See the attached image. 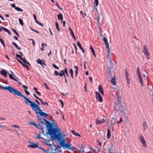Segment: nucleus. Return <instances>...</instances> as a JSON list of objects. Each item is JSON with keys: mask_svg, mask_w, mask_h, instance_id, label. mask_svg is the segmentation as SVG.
I'll list each match as a JSON object with an SVG mask.
<instances>
[{"mask_svg": "<svg viewBox=\"0 0 153 153\" xmlns=\"http://www.w3.org/2000/svg\"><path fill=\"white\" fill-rule=\"evenodd\" d=\"M29 124L31 125H34L35 126L36 125V124L33 121H30L29 123Z\"/></svg>", "mask_w": 153, "mask_h": 153, "instance_id": "nucleus-45", "label": "nucleus"}, {"mask_svg": "<svg viewBox=\"0 0 153 153\" xmlns=\"http://www.w3.org/2000/svg\"><path fill=\"white\" fill-rule=\"evenodd\" d=\"M0 41L1 42V43L3 45V47H4L5 46V45H4V42L3 40V39H2L0 38Z\"/></svg>", "mask_w": 153, "mask_h": 153, "instance_id": "nucleus-43", "label": "nucleus"}, {"mask_svg": "<svg viewBox=\"0 0 153 153\" xmlns=\"http://www.w3.org/2000/svg\"><path fill=\"white\" fill-rule=\"evenodd\" d=\"M43 85H44V86L45 87V88H46V89H47L48 90H50V89H49L48 85H47V84L46 83H45V82L44 83H43Z\"/></svg>", "mask_w": 153, "mask_h": 153, "instance_id": "nucleus-36", "label": "nucleus"}, {"mask_svg": "<svg viewBox=\"0 0 153 153\" xmlns=\"http://www.w3.org/2000/svg\"><path fill=\"white\" fill-rule=\"evenodd\" d=\"M95 95L97 100L100 102H102L103 101V99L100 93L98 91H96L95 92Z\"/></svg>", "mask_w": 153, "mask_h": 153, "instance_id": "nucleus-7", "label": "nucleus"}, {"mask_svg": "<svg viewBox=\"0 0 153 153\" xmlns=\"http://www.w3.org/2000/svg\"><path fill=\"white\" fill-rule=\"evenodd\" d=\"M0 89L2 90H8L10 93H12L14 88L10 86H8L7 87H4L0 85Z\"/></svg>", "mask_w": 153, "mask_h": 153, "instance_id": "nucleus-5", "label": "nucleus"}, {"mask_svg": "<svg viewBox=\"0 0 153 153\" xmlns=\"http://www.w3.org/2000/svg\"><path fill=\"white\" fill-rule=\"evenodd\" d=\"M39 144L38 143H36L35 144L33 142L31 143V144L28 145L27 147L32 148H34L36 147H39Z\"/></svg>", "mask_w": 153, "mask_h": 153, "instance_id": "nucleus-9", "label": "nucleus"}, {"mask_svg": "<svg viewBox=\"0 0 153 153\" xmlns=\"http://www.w3.org/2000/svg\"><path fill=\"white\" fill-rule=\"evenodd\" d=\"M146 57L148 59H149V53L145 54Z\"/></svg>", "mask_w": 153, "mask_h": 153, "instance_id": "nucleus-52", "label": "nucleus"}, {"mask_svg": "<svg viewBox=\"0 0 153 153\" xmlns=\"http://www.w3.org/2000/svg\"><path fill=\"white\" fill-rule=\"evenodd\" d=\"M22 66L25 67L27 69V70H29V67L27 65H25V64H23V65Z\"/></svg>", "mask_w": 153, "mask_h": 153, "instance_id": "nucleus-56", "label": "nucleus"}, {"mask_svg": "<svg viewBox=\"0 0 153 153\" xmlns=\"http://www.w3.org/2000/svg\"><path fill=\"white\" fill-rule=\"evenodd\" d=\"M57 17L59 20H61V22L63 19V17L62 14L61 13H60L57 15Z\"/></svg>", "mask_w": 153, "mask_h": 153, "instance_id": "nucleus-21", "label": "nucleus"}, {"mask_svg": "<svg viewBox=\"0 0 153 153\" xmlns=\"http://www.w3.org/2000/svg\"><path fill=\"white\" fill-rule=\"evenodd\" d=\"M137 76L139 78V81L140 83V84H141V86H143L144 85H143V79L142 78L141 75H138Z\"/></svg>", "mask_w": 153, "mask_h": 153, "instance_id": "nucleus-11", "label": "nucleus"}, {"mask_svg": "<svg viewBox=\"0 0 153 153\" xmlns=\"http://www.w3.org/2000/svg\"><path fill=\"white\" fill-rule=\"evenodd\" d=\"M62 72H61V71L59 72V73L57 71H54V74L55 76H60L62 77Z\"/></svg>", "mask_w": 153, "mask_h": 153, "instance_id": "nucleus-16", "label": "nucleus"}, {"mask_svg": "<svg viewBox=\"0 0 153 153\" xmlns=\"http://www.w3.org/2000/svg\"><path fill=\"white\" fill-rule=\"evenodd\" d=\"M43 68H44V67L43 66V65H45L46 66V64L45 63V61L44 60H43L41 64H40Z\"/></svg>", "mask_w": 153, "mask_h": 153, "instance_id": "nucleus-38", "label": "nucleus"}, {"mask_svg": "<svg viewBox=\"0 0 153 153\" xmlns=\"http://www.w3.org/2000/svg\"><path fill=\"white\" fill-rule=\"evenodd\" d=\"M21 60H22L23 61V62L25 63L27 61V60H26L25 58H22V59H21Z\"/></svg>", "mask_w": 153, "mask_h": 153, "instance_id": "nucleus-55", "label": "nucleus"}, {"mask_svg": "<svg viewBox=\"0 0 153 153\" xmlns=\"http://www.w3.org/2000/svg\"><path fill=\"white\" fill-rule=\"evenodd\" d=\"M63 72L65 74V73L68 72L67 69L66 68H65L64 69V70H63Z\"/></svg>", "mask_w": 153, "mask_h": 153, "instance_id": "nucleus-64", "label": "nucleus"}, {"mask_svg": "<svg viewBox=\"0 0 153 153\" xmlns=\"http://www.w3.org/2000/svg\"><path fill=\"white\" fill-rule=\"evenodd\" d=\"M90 48L92 52L95 51L92 46L91 45H90Z\"/></svg>", "mask_w": 153, "mask_h": 153, "instance_id": "nucleus-53", "label": "nucleus"}, {"mask_svg": "<svg viewBox=\"0 0 153 153\" xmlns=\"http://www.w3.org/2000/svg\"><path fill=\"white\" fill-rule=\"evenodd\" d=\"M35 126L36 128H37L40 129V130H42V133H43L44 132V131H43V128H44V127H42V126H41L40 124H38V125H36V126Z\"/></svg>", "mask_w": 153, "mask_h": 153, "instance_id": "nucleus-19", "label": "nucleus"}, {"mask_svg": "<svg viewBox=\"0 0 153 153\" xmlns=\"http://www.w3.org/2000/svg\"><path fill=\"white\" fill-rule=\"evenodd\" d=\"M11 7H12L14 8L15 9V7H16V6L15 4H12L11 5Z\"/></svg>", "mask_w": 153, "mask_h": 153, "instance_id": "nucleus-60", "label": "nucleus"}, {"mask_svg": "<svg viewBox=\"0 0 153 153\" xmlns=\"http://www.w3.org/2000/svg\"><path fill=\"white\" fill-rule=\"evenodd\" d=\"M111 82L113 85H116V78L115 76H114V77H112L111 78Z\"/></svg>", "mask_w": 153, "mask_h": 153, "instance_id": "nucleus-17", "label": "nucleus"}, {"mask_svg": "<svg viewBox=\"0 0 153 153\" xmlns=\"http://www.w3.org/2000/svg\"><path fill=\"white\" fill-rule=\"evenodd\" d=\"M2 28L6 32H7L8 30H9L5 28V27L3 26L2 27Z\"/></svg>", "mask_w": 153, "mask_h": 153, "instance_id": "nucleus-46", "label": "nucleus"}, {"mask_svg": "<svg viewBox=\"0 0 153 153\" xmlns=\"http://www.w3.org/2000/svg\"><path fill=\"white\" fill-rule=\"evenodd\" d=\"M36 23H37L39 25H40V26H41L42 27H43V25L42 23L39 22H38Z\"/></svg>", "mask_w": 153, "mask_h": 153, "instance_id": "nucleus-62", "label": "nucleus"}, {"mask_svg": "<svg viewBox=\"0 0 153 153\" xmlns=\"http://www.w3.org/2000/svg\"><path fill=\"white\" fill-rule=\"evenodd\" d=\"M12 126L16 128H20L19 126L17 125H13Z\"/></svg>", "mask_w": 153, "mask_h": 153, "instance_id": "nucleus-54", "label": "nucleus"}, {"mask_svg": "<svg viewBox=\"0 0 153 153\" xmlns=\"http://www.w3.org/2000/svg\"><path fill=\"white\" fill-rule=\"evenodd\" d=\"M139 139L140 141L141 142L143 146L144 147H146L147 145L146 143V142L143 135H140L139 137Z\"/></svg>", "mask_w": 153, "mask_h": 153, "instance_id": "nucleus-8", "label": "nucleus"}, {"mask_svg": "<svg viewBox=\"0 0 153 153\" xmlns=\"http://www.w3.org/2000/svg\"><path fill=\"white\" fill-rule=\"evenodd\" d=\"M98 90L101 93L102 95H104V92L103 88L102 87L101 85H99L98 87Z\"/></svg>", "mask_w": 153, "mask_h": 153, "instance_id": "nucleus-12", "label": "nucleus"}, {"mask_svg": "<svg viewBox=\"0 0 153 153\" xmlns=\"http://www.w3.org/2000/svg\"><path fill=\"white\" fill-rule=\"evenodd\" d=\"M105 45H106V47L107 49H108L109 48V44L108 43H105Z\"/></svg>", "mask_w": 153, "mask_h": 153, "instance_id": "nucleus-59", "label": "nucleus"}, {"mask_svg": "<svg viewBox=\"0 0 153 153\" xmlns=\"http://www.w3.org/2000/svg\"><path fill=\"white\" fill-rule=\"evenodd\" d=\"M118 106L119 108V111L122 113L123 114H126L125 112L124 108V106L123 105L122 102H120L119 103H118Z\"/></svg>", "mask_w": 153, "mask_h": 153, "instance_id": "nucleus-6", "label": "nucleus"}, {"mask_svg": "<svg viewBox=\"0 0 153 153\" xmlns=\"http://www.w3.org/2000/svg\"><path fill=\"white\" fill-rule=\"evenodd\" d=\"M143 125L144 128V129H146L147 127V124L146 121H144L143 123Z\"/></svg>", "mask_w": 153, "mask_h": 153, "instance_id": "nucleus-25", "label": "nucleus"}, {"mask_svg": "<svg viewBox=\"0 0 153 153\" xmlns=\"http://www.w3.org/2000/svg\"><path fill=\"white\" fill-rule=\"evenodd\" d=\"M19 22L20 23V24L22 25H23V21L21 19H19Z\"/></svg>", "mask_w": 153, "mask_h": 153, "instance_id": "nucleus-39", "label": "nucleus"}, {"mask_svg": "<svg viewBox=\"0 0 153 153\" xmlns=\"http://www.w3.org/2000/svg\"><path fill=\"white\" fill-rule=\"evenodd\" d=\"M61 72H62V76H64L65 77V78H66V76H65V74L64 73V72H63V70H61Z\"/></svg>", "mask_w": 153, "mask_h": 153, "instance_id": "nucleus-51", "label": "nucleus"}, {"mask_svg": "<svg viewBox=\"0 0 153 153\" xmlns=\"http://www.w3.org/2000/svg\"><path fill=\"white\" fill-rule=\"evenodd\" d=\"M15 10H17L18 11H20V12H23V10L21 9L20 8L18 7H15Z\"/></svg>", "mask_w": 153, "mask_h": 153, "instance_id": "nucleus-31", "label": "nucleus"}, {"mask_svg": "<svg viewBox=\"0 0 153 153\" xmlns=\"http://www.w3.org/2000/svg\"><path fill=\"white\" fill-rule=\"evenodd\" d=\"M13 45L16 47V48L18 50H20L21 49V48L17 44L14 42H12Z\"/></svg>", "mask_w": 153, "mask_h": 153, "instance_id": "nucleus-22", "label": "nucleus"}, {"mask_svg": "<svg viewBox=\"0 0 153 153\" xmlns=\"http://www.w3.org/2000/svg\"><path fill=\"white\" fill-rule=\"evenodd\" d=\"M52 65L53 67H54V68L57 69H59V68L58 67H57L56 65H55V64H52Z\"/></svg>", "mask_w": 153, "mask_h": 153, "instance_id": "nucleus-49", "label": "nucleus"}, {"mask_svg": "<svg viewBox=\"0 0 153 153\" xmlns=\"http://www.w3.org/2000/svg\"><path fill=\"white\" fill-rule=\"evenodd\" d=\"M126 80L127 81V82L128 83V87H129V84H130V78H129L128 77H126Z\"/></svg>", "mask_w": 153, "mask_h": 153, "instance_id": "nucleus-32", "label": "nucleus"}, {"mask_svg": "<svg viewBox=\"0 0 153 153\" xmlns=\"http://www.w3.org/2000/svg\"><path fill=\"white\" fill-rule=\"evenodd\" d=\"M97 142L98 143V145L99 146H101L102 145V143L100 142L98 140H97Z\"/></svg>", "mask_w": 153, "mask_h": 153, "instance_id": "nucleus-63", "label": "nucleus"}, {"mask_svg": "<svg viewBox=\"0 0 153 153\" xmlns=\"http://www.w3.org/2000/svg\"><path fill=\"white\" fill-rule=\"evenodd\" d=\"M41 103L44 105H45L46 104L47 106H48V104L46 102H43L42 100L41 99L40 100Z\"/></svg>", "mask_w": 153, "mask_h": 153, "instance_id": "nucleus-29", "label": "nucleus"}, {"mask_svg": "<svg viewBox=\"0 0 153 153\" xmlns=\"http://www.w3.org/2000/svg\"><path fill=\"white\" fill-rule=\"evenodd\" d=\"M33 111H34L37 114H39L42 117H46L48 115V114L43 112L42 111L38 105Z\"/></svg>", "mask_w": 153, "mask_h": 153, "instance_id": "nucleus-4", "label": "nucleus"}, {"mask_svg": "<svg viewBox=\"0 0 153 153\" xmlns=\"http://www.w3.org/2000/svg\"><path fill=\"white\" fill-rule=\"evenodd\" d=\"M25 93L26 94H27V95H28L30 94V93L29 91H27L25 89Z\"/></svg>", "mask_w": 153, "mask_h": 153, "instance_id": "nucleus-50", "label": "nucleus"}, {"mask_svg": "<svg viewBox=\"0 0 153 153\" xmlns=\"http://www.w3.org/2000/svg\"><path fill=\"white\" fill-rule=\"evenodd\" d=\"M143 49L144 50L143 51V52L145 54L149 53L148 50L145 45H144L143 46Z\"/></svg>", "mask_w": 153, "mask_h": 153, "instance_id": "nucleus-15", "label": "nucleus"}, {"mask_svg": "<svg viewBox=\"0 0 153 153\" xmlns=\"http://www.w3.org/2000/svg\"><path fill=\"white\" fill-rule=\"evenodd\" d=\"M33 16L34 17V20H35V21L36 23H37L38 21L37 20L36 16L35 14H33Z\"/></svg>", "mask_w": 153, "mask_h": 153, "instance_id": "nucleus-47", "label": "nucleus"}, {"mask_svg": "<svg viewBox=\"0 0 153 153\" xmlns=\"http://www.w3.org/2000/svg\"><path fill=\"white\" fill-rule=\"evenodd\" d=\"M69 72L71 74V76L72 78H73V71L72 68H71L69 71Z\"/></svg>", "mask_w": 153, "mask_h": 153, "instance_id": "nucleus-30", "label": "nucleus"}, {"mask_svg": "<svg viewBox=\"0 0 153 153\" xmlns=\"http://www.w3.org/2000/svg\"><path fill=\"white\" fill-rule=\"evenodd\" d=\"M72 133L73 134L76 136H79V137H81V136L78 132H76L74 131H72Z\"/></svg>", "mask_w": 153, "mask_h": 153, "instance_id": "nucleus-24", "label": "nucleus"}, {"mask_svg": "<svg viewBox=\"0 0 153 153\" xmlns=\"http://www.w3.org/2000/svg\"><path fill=\"white\" fill-rule=\"evenodd\" d=\"M98 4V0H95L94 4H95L96 6H97Z\"/></svg>", "mask_w": 153, "mask_h": 153, "instance_id": "nucleus-40", "label": "nucleus"}, {"mask_svg": "<svg viewBox=\"0 0 153 153\" xmlns=\"http://www.w3.org/2000/svg\"><path fill=\"white\" fill-rule=\"evenodd\" d=\"M43 119L46 122L45 124L48 130L47 134L50 135L52 140H55L59 135L58 133L60 129L56 127H55L52 123L48 121L46 118H43Z\"/></svg>", "mask_w": 153, "mask_h": 153, "instance_id": "nucleus-1", "label": "nucleus"}, {"mask_svg": "<svg viewBox=\"0 0 153 153\" xmlns=\"http://www.w3.org/2000/svg\"><path fill=\"white\" fill-rule=\"evenodd\" d=\"M18 96L23 97L25 99L24 102L27 105H29L32 108V110H33L38 104H36L34 102H33L29 99L26 97L25 96L22 94L18 90H16L15 88L12 93Z\"/></svg>", "mask_w": 153, "mask_h": 153, "instance_id": "nucleus-2", "label": "nucleus"}, {"mask_svg": "<svg viewBox=\"0 0 153 153\" xmlns=\"http://www.w3.org/2000/svg\"><path fill=\"white\" fill-rule=\"evenodd\" d=\"M55 150L56 152L55 153H59V152H61L62 150L61 149V148L60 146H58L56 147L55 149Z\"/></svg>", "mask_w": 153, "mask_h": 153, "instance_id": "nucleus-13", "label": "nucleus"}, {"mask_svg": "<svg viewBox=\"0 0 153 153\" xmlns=\"http://www.w3.org/2000/svg\"><path fill=\"white\" fill-rule=\"evenodd\" d=\"M37 119L38 120V121L40 123L43 124L44 125L45 124V123L44 122H43L42 121L41 117L39 116L37 114Z\"/></svg>", "mask_w": 153, "mask_h": 153, "instance_id": "nucleus-20", "label": "nucleus"}, {"mask_svg": "<svg viewBox=\"0 0 153 153\" xmlns=\"http://www.w3.org/2000/svg\"><path fill=\"white\" fill-rule=\"evenodd\" d=\"M59 131V133H58L59 135L57 138H56L55 140L57 139L58 141H59L60 144L64 149H67L68 150H73V149L71 147V144L66 143L65 139L62 138V135L60 130Z\"/></svg>", "mask_w": 153, "mask_h": 153, "instance_id": "nucleus-3", "label": "nucleus"}, {"mask_svg": "<svg viewBox=\"0 0 153 153\" xmlns=\"http://www.w3.org/2000/svg\"><path fill=\"white\" fill-rule=\"evenodd\" d=\"M96 123L97 124L99 125L102 123V122L101 121L97 119L96 121Z\"/></svg>", "mask_w": 153, "mask_h": 153, "instance_id": "nucleus-35", "label": "nucleus"}, {"mask_svg": "<svg viewBox=\"0 0 153 153\" xmlns=\"http://www.w3.org/2000/svg\"><path fill=\"white\" fill-rule=\"evenodd\" d=\"M42 61L41 60L38 59L37 60L36 62L37 63L40 65L41 64L42 62Z\"/></svg>", "mask_w": 153, "mask_h": 153, "instance_id": "nucleus-44", "label": "nucleus"}, {"mask_svg": "<svg viewBox=\"0 0 153 153\" xmlns=\"http://www.w3.org/2000/svg\"><path fill=\"white\" fill-rule=\"evenodd\" d=\"M111 136V134L110 130L109 128L107 130V139H109L110 138Z\"/></svg>", "mask_w": 153, "mask_h": 153, "instance_id": "nucleus-18", "label": "nucleus"}, {"mask_svg": "<svg viewBox=\"0 0 153 153\" xmlns=\"http://www.w3.org/2000/svg\"><path fill=\"white\" fill-rule=\"evenodd\" d=\"M103 40L105 43L108 42L107 39L105 37H103Z\"/></svg>", "mask_w": 153, "mask_h": 153, "instance_id": "nucleus-42", "label": "nucleus"}, {"mask_svg": "<svg viewBox=\"0 0 153 153\" xmlns=\"http://www.w3.org/2000/svg\"><path fill=\"white\" fill-rule=\"evenodd\" d=\"M137 75H141L139 67H137Z\"/></svg>", "mask_w": 153, "mask_h": 153, "instance_id": "nucleus-33", "label": "nucleus"}, {"mask_svg": "<svg viewBox=\"0 0 153 153\" xmlns=\"http://www.w3.org/2000/svg\"><path fill=\"white\" fill-rule=\"evenodd\" d=\"M8 74L9 75V76L10 79H12L15 81L18 82V81L16 79L14 78L13 77V76L11 74H9V73H8Z\"/></svg>", "mask_w": 153, "mask_h": 153, "instance_id": "nucleus-27", "label": "nucleus"}, {"mask_svg": "<svg viewBox=\"0 0 153 153\" xmlns=\"http://www.w3.org/2000/svg\"><path fill=\"white\" fill-rule=\"evenodd\" d=\"M125 76H126V77H128L129 76V74H128V72L127 71L126 69L125 70Z\"/></svg>", "mask_w": 153, "mask_h": 153, "instance_id": "nucleus-37", "label": "nucleus"}, {"mask_svg": "<svg viewBox=\"0 0 153 153\" xmlns=\"http://www.w3.org/2000/svg\"><path fill=\"white\" fill-rule=\"evenodd\" d=\"M69 30L71 33L72 36L73 37V38H74V39L75 40H76V37H75V36H74V34L73 32V31L72 29H71V27L69 28Z\"/></svg>", "mask_w": 153, "mask_h": 153, "instance_id": "nucleus-23", "label": "nucleus"}, {"mask_svg": "<svg viewBox=\"0 0 153 153\" xmlns=\"http://www.w3.org/2000/svg\"><path fill=\"white\" fill-rule=\"evenodd\" d=\"M11 30L18 37L19 36V35L16 31L13 28H12Z\"/></svg>", "mask_w": 153, "mask_h": 153, "instance_id": "nucleus-28", "label": "nucleus"}, {"mask_svg": "<svg viewBox=\"0 0 153 153\" xmlns=\"http://www.w3.org/2000/svg\"><path fill=\"white\" fill-rule=\"evenodd\" d=\"M47 44L46 43H44L43 42L41 44V46L42 48H44L45 46H46Z\"/></svg>", "mask_w": 153, "mask_h": 153, "instance_id": "nucleus-48", "label": "nucleus"}, {"mask_svg": "<svg viewBox=\"0 0 153 153\" xmlns=\"http://www.w3.org/2000/svg\"><path fill=\"white\" fill-rule=\"evenodd\" d=\"M16 59L19 62L20 64H21L22 65V66L23 65V64H24L20 60H19V59H17V58H16Z\"/></svg>", "mask_w": 153, "mask_h": 153, "instance_id": "nucleus-57", "label": "nucleus"}, {"mask_svg": "<svg viewBox=\"0 0 153 153\" xmlns=\"http://www.w3.org/2000/svg\"><path fill=\"white\" fill-rule=\"evenodd\" d=\"M55 25L56 26V29H57V30H58V31H59L60 30V29L59 27L58 24L57 22H55Z\"/></svg>", "mask_w": 153, "mask_h": 153, "instance_id": "nucleus-34", "label": "nucleus"}, {"mask_svg": "<svg viewBox=\"0 0 153 153\" xmlns=\"http://www.w3.org/2000/svg\"><path fill=\"white\" fill-rule=\"evenodd\" d=\"M16 56L17 58H18L20 59H22V57L21 56V55L18 54H16Z\"/></svg>", "mask_w": 153, "mask_h": 153, "instance_id": "nucleus-41", "label": "nucleus"}, {"mask_svg": "<svg viewBox=\"0 0 153 153\" xmlns=\"http://www.w3.org/2000/svg\"><path fill=\"white\" fill-rule=\"evenodd\" d=\"M74 67L76 69V70L75 71V76H76V77L77 75L78 74V67L76 66H74Z\"/></svg>", "mask_w": 153, "mask_h": 153, "instance_id": "nucleus-26", "label": "nucleus"}, {"mask_svg": "<svg viewBox=\"0 0 153 153\" xmlns=\"http://www.w3.org/2000/svg\"><path fill=\"white\" fill-rule=\"evenodd\" d=\"M77 45L79 47V48L82 51L83 53H84L85 52V50L82 47L79 41H78L77 42Z\"/></svg>", "mask_w": 153, "mask_h": 153, "instance_id": "nucleus-14", "label": "nucleus"}, {"mask_svg": "<svg viewBox=\"0 0 153 153\" xmlns=\"http://www.w3.org/2000/svg\"><path fill=\"white\" fill-rule=\"evenodd\" d=\"M122 120H122V118L121 117V118H120V121H117V123H118H118H121V122H122Z\"/></svg>", "mask_w": 153, "mask_h": 153, "instance_id": "nucleus-61", "label": "nucleus"}, {"mask_svg": "<svg viewBox=\"0 0 153 153\" xmlns=\"http://www.w3.org/2000/svg\"><path fill=\"white\" fill-rule=\"evenodd\" d=\"M0 73L5 77H7V73L4 69H1L0 71Z\"/></svg>", "mask_w": 153, "mask_h": 153, "instance_id": "nucleus-10", "label": "nucleus"}, {"mask_svg": "<svg viewBox=\"0 0 153 153\" xmlns=\"http://www.w3.org/2000/svg\"><path fill=\"white\" fill-rule=\"evenodd\" d=\"M33 95L37 99H38V100H40L41 99L39 98V97H37L35 94H33Z\"/></svg>", "mask_w": 153, "mask_h": 153, "instance_id": "nucleus-58", "label": "nucleus"}]
</instances>
